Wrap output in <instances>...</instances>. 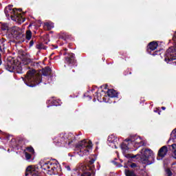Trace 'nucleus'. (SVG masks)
Here are the masks:
<instances>
[{
	"label": "nucleus",
	"mask_w": 176,
	"mask_h": 176,
	"mask_svg": "<svg viewBox=\"0 0 176 176\" xmlns=\"http://www.w3.org/2000/svg\"><path fill=\"white\" fill-rule=\"evenodd\" d=\"M23 68L27 69H31V67H38V63L33 62L30 58H24L21 63L19 60H14L12 58L10 60H8L6 65V69L10 72H15L16 74H23Z\"/></svg>",
	"instance_id": "1"
},
{
	"label": "nucleus",
	"mask_w": 176,
	"mask_h": 176,
	"mask_svg": "<svg viewBox=\"0 0 176 176\" xmlns=\"http://www.w3.org/2000/svg\"><path fill=\"white\" fill-rule=\"evenodd\" d=\"M42 82V75L36 73L35 69L28 71L25 75V83L29 87H35Z\"/></svg>",
	"instance_id": "2"
},
{
	"label": "nucleus",
	"mask_w": 176,
	"mask_h": 176,
	"mask_svg": "<svg viewBox=\"0 0 176 176\" xmlns=\"http://www.w3.org/2000/svg\"><path fill=\"white\" fill-rule=\"evenodd\" d=\"M96 174L94 167L86 166L83 164L77 165L76 168L74 169L72 176H91Z\"/></svg>",
	"instance_id": "3"
},
{
	"label": "nucleus",
	"mask_w": 176,
	"mask_h": 176,
	"mask_svg": "<svg viewBox=\"0 0 176 176\" xmlns=\"http://www.w3.org/2000/svg\"><path fill=\"white\" fill-rule=\"evenodd\" d=\"M74 141H76V138H75V135L72 133H69L68 135H65L63 133H59L54 139V143L55 145L58 146H60L63 144V145L67 144V145H71V144L74 142Z\"/></svg>",
	"instance_id": "4"
},
{
	"label": "nucleus",
	"mask_w": 176,
	"mask_h": 176,
	"mask_svg": "<svg viewBox=\"0 0 176 176\" xmlns=\"http://www.w3.org/2000/svg\"><path fill=\"white\" fill-rule=\"evenodd\" d=\"M91 148H93V144L90 140H83L76 145V151H77L78 155L81 157L82 156H87Z\"/></svg>",
	"instance_id": "5"
},
{
	"label": "nucleus",
	"mask_w": 176,
	"mask_h": 176,
	"mask_svg": "<svg viewBox=\"0 0 176 176\" xmlns=\"http://www.w3.org/2000/svg\"><path fill=\"white\" fill-rule=\"evenodd\" d=\"M41 168L44 170V171H47V174L48 175H53V174L56 175L60 171V166H58L56 163H52L50 161H47L45 163L40 162Z\"/></svg>",
	"instance_id": "6"
},
{
	"label": "nucleus",
	"mask_w": 176,
	"mask_h": 176,
	"mask_svg": "<svg viewBox=\"0 0 176 176\" xmlns=\"http://www.w3.org/2000/svg\"><path fill=\"white\" fill-rule=\"evenodd\" d=\"M140 159L144 164H152L155 163V156H153V151L151 149L146 148L144 154L141 155Z\"/></svg>",
	"instance_id": "7"
},
{
	"label": "nucleus",
	"mask_w": 176,
	"mask_h": 176,
	"mask_svg": "<svg viewBox=\"0 0 176 176\" xmlns=\"http://www.w3.org/2000/svg\"><path fill=\"white\" fill-rule=\"evenodd\" d=\"M11 34L16 41H19V42H24V33L21 28L17 26L12 27L11 28Z\"/></svg>",
	"instance_id": "8"
},
{
	"label": "nucleus",
	"mask_w": 176,
	"mask_h": 176,
	"mask_svg": "<svg viewBox=\"0 0 176 176\" xmlns=\"http://www.w3.org/2000/svg\"><path fill=\"white\" fill-rule=\"evenodd\" d=\"M176 60V49L175 47H169L165 53V61L170 63Z\"/></svg>",
	"instance_id": "9"
},
{
	"label": "nucleus",
	"mask_w": 176,
	"mask_h": 176,
	"mask_svg": "<svg viewBox=\"0 0 176 176\" xmlns=\"http://www.w3.org/2000/svg\"><path fill=\"white\" fill-rule=\"evenodd\" d=\"M65 62L69 65H73L74 67H76V65H78L76 58L75 57V54L74 53H68L67 56L65 57Z\"/></svg>",
	"instance_id": "10"
},
{
	"label": "nucleus",
	"mask_w": 176,
	"mask_h": 176,
	"mask_svg": "<svg viewBox=\"0 0 176 176\" xmlns=\"http://www.w3.org/2000/svg\"><path fill=\"white\" fill-rule=\"evenodd\" d=\"M12 5H9L8 6L6 7L4 9V12L6 16H9V13L11 14V18L14 17L17 14V8H13Z\"/></svg>",
	"instance_id": "11"
},
{
	"label": "nucleus",
	"mask_w": 176,
	"mask_h": 176,
	"mask_svg": "<svg viewBox=\"0 0 176 176\" xmlns=\"http://www.w3.org/2000/svg\"><path fill=\"white\" fill-rule=\"evenodd\" d=\"M133 142H134V140L133 139H126L120 145L121 149L124 152H127V151L130 149V144H133Z\"/></svg>",
	"instance_id": "12"
},
{
	"label": "nucleus",
	"mask_w": 176,
	"mask_h": 176,
	"mask_svg": "<svg viewBox=\"0 0 176 176\" xmlns=\"http://www.w3.org/2000/svg\"><path fill=\"white\" fill-rule=\"evenodd\" d=\"M157 46H159V44L156 41L149 43L147 45V53H148V54H152V52H155V50L157 49Z\"/></svg>",
	"instance_id": "13"
},
{
	"label": "nucleus",
	"mask_w": 176,
	"mask_h": 176,
	"mask_svg": "<svg viewBox=\"0 0 176 176\" xmlns=\"http://www.w3.org/2000/svg\"><path fill=\"white\" fill-rule=\"evenodd\" d=\"M168 152V148H167V146H164L160 148L157 153V156L159 157H165Z\"/></svg>",
	"instance_id": "14"
},
{
	"label": "nucleus",
	"mask_w": 176,
	"mask_h": 176,
	"mask_svg": "<svg viewBox=\"0 0 176 176\" xmlns=\"http://www.w3.org/2000/svg\"><path fill=\"white\" fill-rule=\"evenodd\" d=\"M6 49V39L5 38H0V54H5V50Z\"/></svg>",
	"instance_id": "15"
},
{
	"label": "nucleus",
	"mask_w": 176,
	"mask_h": 176,
	"mask_svg": "<svg viewBox=\"0 0 176 176\" xmlns=\"http://www.w3.org/2000/svg\"><path fill=\"white\" fill-rule=\"evenodd\" d=\"M107 94L110 98H118V96H119V94L115 89H108Z\"/></svg>",
	"instance_id": "16"
},
{
	"label": "nucleus",
	"mask_w": 176,
	"mask_h": 176,
	"mask_svg": "<svg viewBox=\"0 0 176 176\" xmlns=\"http://www.w3.org/2000/svg\"><path fill=\"white\" fill-rule=\"evenodd\" d=\"M52 74V69L50 67H45L42 69V75L43 76H49Z\"/></svg>",
	"instance_id": "17"
},
{
	"label": "nucleus",
	"mask_w": 176,
	"mask_h": 176,
	"mask_svg": "<svg viewBox=\"0 0 176 176\" xmlns=\"http://www.w3.org/2000/svg\"><path fill=\"white\" fill-rule=\"evenodd\" d=\"M102 94H99L98 91H96L95 93V96H94V100H96V98L98 100V101L102 102V100H103V101H104L105 100V97H103V98H102Z\"/></svg>",
	"instance_id": "18"
},
{
	"label": "nucleus",
	"mask_w": 176,
	"mask_h": 176,
	"mask_svg": "<svg viewBox=\"0 0 176 176\" xmlns=\"http://www.w3.org/2000/svg\"><path fill=\"white\" fill-rule=\"evenodd\" d=\"M59 39H63V41H67V39H69V35H68L65 32H61L59 34Z\"/></svg>",
	"instance_id": "19"
},
{
	"label": "nucleus",
	"mask_w": 176,
	"mask_h": 176,
	"mask_svg": "<svg viewBox=\"0 0 176 176\" xmlns=\"http://www.w3.org/2000/svg\"><path fill=\"white\" fill-rule=\"evenodd\" d=\"M36 49H38V50H46L47 47L45 46L42 43H37L36 44Z\"/></svg>",
	"instance_id": "20"
},
{
	"label": "nucleus",
	"mask_w": 176,
	"mask_h": 176,
	"mask_svg": "<svg viewBox=\"0 0 176 176\" xmlns=\"http://www.w3.org/2000/svg\"><path fill=\"white\" fill-rule=\"evenodd\" d=\"M94 162H96V160L94 159H91L88 162V164L87 166H85V167H91V168H93L94 167V170L96 171V168L94 166Z\"/></svg>",
	"instance_id": "21"
},
{
	"label": "nucleus",
	"mask_w": 176,
	"mask_h": 176,
	"mask_svg": "<svg viewBox=\"0 0 176 176\" xmlns=\"http://www.w3.org/2000/svg\"><path fill=\"white\" fill-rule=\"evenodd\" d=\"M1 29L2 31H9V25L6 23H1Z\"/></svg>",
	"instance_id": "22"
},
{
	"label": "nucleus",
	"mask_w": 176,
	"mask_h": 176,
	"mask_svg": "<svg viewBox=\"0 0 176 176\" xmlns=\"http://www.w3.org/2000/svg\"><path fill=\"white\" fill-rule=\"evenodd\" d=\"M125 175L126 176H137L134 170H130L129 169H125Z\"/></svg>",
	"instance_id": "23"
},
{
	"label": "nucleus",
	"mask_w": 176,
	"mask_h": 176,
	"mask_svg": "<svg viewBox=\"0 0 176 176\" xmlns=\"http://www.w3.org/2000/svg\"><path fill=\"white\" fill-rule=\"evenodd\" d=\"M116 140V137L113 135H111L108 137L107 141L110 142L111 144H113L115 142V140Z\"/></svg>",
	"instance_id": "24"
},
{
	"label": "nucleus",
	"mask_w": 176,
	"mask_h": 176,
	"mask_svg": "<svg viewBox=\"0 0 176 176\" xmlns=\"http://www.w3.org/2000/svg\"><path fill=\"white\" fill-rule=\"evenodd\" d=\"M25 38L28 41L31 40V38H32V32L31 30L26 31Z\"/></svg>",
	"instance_id": "25"
},
{
	"label": "nucleus",
	"mask_w": 176,
	"mask_h": 176,
	"mask_svg": "<svg viewBox=\"0 0 176 176\" xmlns=\"http://www.w3.org/2000/svg\"><path fill=\"white\" fill-rule=\"evenodd\" d=\"M25 149L28 152H29L30 153H32V155H34V153H35V150L34 149V147L31 146L26 147Z\"/></svg>",
	"instance_id": "26"
},
{
	"label": "nucleus",
	"mask_w": 176,
	"mask_h": 176,
	"mask_svg": "<svg viewBox=\"0 0 176 176\" xmlns=\"http://www.w3.org/2000/svg\"><path fill=\"white\" fill-rule=\"evenodd\" d=\"M171 146H172L173 153V157H174V159H176V144H173L171 145Z\"/></svg>",
	"instance_id": "27"
},
{
	"label": "nucleus",
	"mask_w": 176,
	"mask_h": 176,
	"mask_svg": "<svg viewBox=\"0 0 176 176\" xmlns=\"http://www.w3.org/2000/svg\"><path fill=\"white\" fill-rule=\"evenodd\" d=\"M25 157L26 160H30L31 157H32V155L30 153L25 152Z\"/></svg>",
	"instance_id": "28"
},
{
	"label": "nucleus",
	"mask_w": 176,
	"mask_h": 176,
	"mask_svg": "<svg viewBox=\"0 0 176 176\" xmlns=\"http://www.w3.org/2000/svg\"><path fill=\"white\" fill-rule=\"evenodd\" d=\"M126 157L127 159H135V157H137V155H131V154H126Z\"/></svg>",
	"instance_id": "29"
},
{
	"label": "nucleus",
	"mask_w": 176,
	"mask_h": 176,
	"mask_svg": "<svg viewBox=\"0 0 176 176\" xmlns=\"http://www.w3.org/2000/svg\"><path fill=\"white\" fill-rule=\"evenodd\" d=\"M45 27H47V29L48 30H52V29L53 28V27H54L52 24H50V23H46L45 24Z\"/></svg>",
	"instance_id": "30"
},
{
	"label": "nucleus",
	"mask_w": 176,
	"mask_h": 176,
	"mask_svg": "<svg viewBox=\"0 0 176 176\" xmlns=\"http://www.w3.org/2000/svg\"><path fill=\"white\" fill-rule=\"evenodd\" d=\"M171 137L173 140H176V128L172 131Z\"/></svg>",
	"instance_id": "31"
},
{
	"label": "nucleus",
	"mask_w": 176,
	"mask_h": 176,
	"mask_svg": "<svg viewBox=\"0 0 176 176\" xmlns=\"http://www.w3.org/2000/svg\"><path fill=\"white\" fill-rule=\"evenodd\" d=\"M151 54V56H159V54H160V51L156 50L153 52H151V54Z\"/></svg>",
	"instance_id": "32"
},
{
	"label": "nucleus",
	"mask_w": 176,
	"mask_h": 176,
	"mask_svg": "<svg viewBox=\"0 0 176 176\" xmlns=\"http://www.w3.org/2000/svg\"><path fill=\"white\" fill-rule=\"evenodd\" d=\"M128 166L131 168H135V167H137V164L135 163H131V164H128Z\"/></svg>",
	"instance_id": "33"
},
{
	"label": "nucleus",
	"mask_w": 176,
	"mask_h": 176,
	"mask_svg": "<svg viewBox=\"0 0 176 176\" xmlns=\"http://www.w3.org/2000/svg\"><path fill=\"white\" fill-rule=\"evenodd\" d=\"M22 10H23L21 8L16 9V14L14 15V17H19V12H21Z\"/></svg>",
	"instance_id": "34"
},
{
	"label": "nucleus",
	"mask_w": 176,
	"mask_h": 176,
	"mask_svg": "<svg viewBox=\"0 0 176 176\" xmlns=\"http://www.w3.org/2000/svg\"><path fill=\"white\" fill-rule=\"evenodd\" d=\"M34 43H35V41L34 39H32L29 43L30 47H32V46H34Z\"/></svg>",
	"instance_id": "35"
},
{
	"label": "nucleus",
	"mask_w": 176,
	"mask_h": 176,
	"mask_svg": "<svg viewBox=\"0 0 176 176\" xmlns=\"http://www.w3.org/2000/svg\"><path fill=\"white\" fill-rule=\"evenodd\" d=\"M52 105H54L55 107H57L58 105V102L54 100L52 102Z\"/></svg>",
	"instance_id": "36"
},
{
	"label": "nucleus",
	"mask_w": 176,
	"mask_h": 176,
	"mask_svg": "<svg viewBox=\"0 0 176 176\" xmlns=\"http://www.w3.org/2000/svg\"><path fill=\"white\" fill-rule=\"evenodd\" d=\"M65 168L67 170V171H71V166H66Z\"/></svg>",
	"instance_id": "37"
},
{
	"label": "nucleus",
	"mask_w": 176,
	"mask_h": 176,
	"mask_svg": "<svg viewBox=\"0 0 176 176\" xmlns=\"http://www.w3.org/2000/svg\"><path fill=\"white\" fill-rule=\"evenodd\" d=\"M2 64V55L0 54V65Z\"/></svg>",
	"instance_id": "38"
},
{
	"label": "nucleus",
	"mask_w": 176,
	"mask_h": 176,
	"mask_svg": "<svg viewBox=\"0 0 176 176\" xmlns=\"http://www.w3.org/2000/svg\"><path fill=\"white\" fill-rule=\"evenodd\" d=\"M161 109H162V111H166V107H162Z\"/></svg>",
	"instance_id": "39"
},
{
	"label": "nucleus",
	"mask_w": 176,
	"mask_h": 176,
	"mask_svg": "<svg viewBox=\"0 0 176 176\" xmlns=\"http://www.w3.org/2000/svg\"><path fill=\"white\" fill-rule=\"evenodd\" d=\"M64 50H65V52H67V50H68V49L65 48Z\"/></svg>",
	"instance_id": "40"
},
{
	"label": "nucleus",
	"mask_w": 176,
	"mask_h": 176,
	"mask_svg": "<svg viewBox=\"0 0 176 176\" xmlns=\"http://www.w3.org/2000/svg\"><path fill=\"white\" fill-rule=\"evenodd\" d=\"M67 55V52L63 53V56Z\"/></svg>",
	"instance_id": "41"
},
{
	"label": "nucleus",
	"mask_w": 176,
	"mask_h": 176,
	"mask_svg": "<svg viewBox=\"0 0 176 176\" xmlns=\"http://www.w3.org/2000/svg\"><path fill=\"white\" fill-rule=\"evenodd\" d=\"M68 47H71V44H69V45H68Z\"/></svg>",
	"instance_id": "42"
},
{
	"label": "nucleus",
	"mask_w": 176,
	"mask_h": 176,
	"mask_svg": "<svg viewBox=\"0 0 176 176\" xmlns=\"http://www.w3.org/2000/svg\"><path fill=\"white\" fill-rule=\"evenodd\" d=\"M173 64L175 63V64H176V60H175L174 62H173Z\"/></svg>",
	"instance_id": "43"
},
{
	"label": "nucleus",
	"mask_w": 176,
	"mask_h": 176,
	"mask_svg": "<svg viewBox=\"0 0 176 176\" xmlns=\"http://www.w3.org/2000/svg\"><path fill=\"white\" fill-rule=\"evenodd\" d=\"M115 148H116V149H117V148H118V147L116 146V145H115Z\"/></svg>",
	"instance_id": "44"
},
{
	"label": "nucleus",
	"mask_w": 176,
	"mask_h": 176,
	"mask_svg": "<svg viewBox=\"0 0 176 176\" xmlns=\"http://www.w3.org/2000/svg\"><path fill=\"white\" fill-rule=\"evenodd\" d=\"M129 75H131V72H129Z\"/></svg>",
	"instance_id": "45"
},
{
	"label": "nucleus",
	"mask_w": 176,
	"mask_h": 176,
	"mask_svg": "<svg viewBox=\"0 0 176 176\" xmlns=\"http://www.w3.org/2000/svg\"><path fill=\"white\" fill-rule=\"evenodd\" d=\"M104 90H102V93H104Z\"/></svg>",
	"instance_id": "46"
},
{
	"label": "nucleus",
	"mask_w": 176,
	"mask_h": 176,
	"mask_svg": "<svg viewBox=\"0 0 176 176\" xmlns=\"http://www.w3.org/2000/svg\"><path fill=\"white\" fill-rule=\"evenodd\" d=\"M103 93H104V94H105V92H103Z\"/></svg>",
	"instance_id": "47"
},
{
	"label": "nucleus",
	"mask_w": 176,
	"mask_h": 176,
	"mask_svg": "<svg viewBox=\"0 0 176 176\" xmlns=\"http://www.w3.org/2000/svg\"><path fill=\"white\" fill-rule=\"evenodd\" d=\"M103 93H104V94H105V92H103Z\"/></svg>",
	"instance_id": "48"
}]
</instances>
